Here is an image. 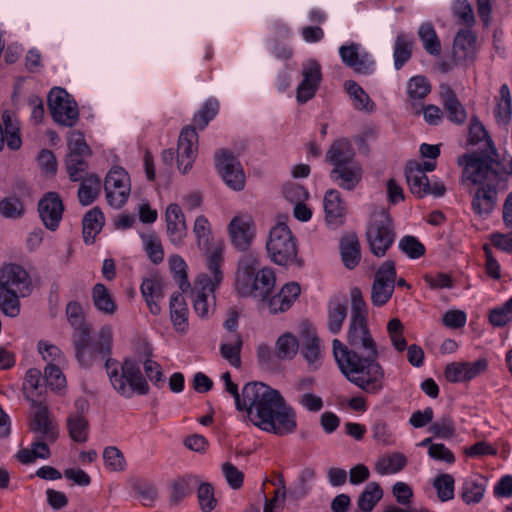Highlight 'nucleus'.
<instances>
[{
    "mask_svg": "<svg viewBox=\"0 0 512 512\" xmlns=\"http://www.w3.org/2000/svg\"><path fill=\"white\" fill-rule=\"evenodd\" d=\"M225 390L235 399L237 410L246 412V419L261 430L278 436L293 433L297 428L296 411L281 393L262 382H249L239 393L229 372L221 376Z\"/></svg>",
    "mask_w": 512,
    "mask_h": 512,
    "instance_id": "nucleus-1",
    "label": "nucleus"
},
{
    "mask_svg": "<svg viewBox=\"0 0 512 512\" xmlns=\"http://www.w3.org/2000/svg\"><path fill=\"white\" fill-rule=\"evenodd\" d=\"M333 355L348 381L368 394H378L385 386L384 368L372 353L360 356L355 350H349L340 340L332 342Z\"/></svg>",
    "mask_w": 512,
    "mask_h": 512,
    "instance_id": "nucleus-2",
    "label": "nucleus"
},
{
    "mask_svg": "<svg viewBox=\"0 0 512 512\" xmlns=\"http://www.w3.org/2000/svg\"><path fill=\"white\" fill-rule=\"evenodd\" d=\"M113 332L109 325L100 328L96 342L101 360H105V368L111 385L124 398H131L135 393L146 395L149 385L141 373L139 365L132 359H125L119 367L116 360L109 358L112 348Z\"/></svg>",
    "mask_w": 512,
    "mask_h": 512,
    "instance_id": "nucleus-3",
    "label": "nucleus"
},
{
    "mask_svg": "<svg viewBox=\"0 0 512 512\" xmlns=\"http://www.w3.org/2000/svg\"><path fill=\"white\" fill-rule=\"evenodd\" d=\"M275 283L276 277L273 269L262 267L258 254L249 252L240 258L235 282L240 295L264 300L273 290Z\"/></svg>",
    "mask_w": 512,
    "mask_h": 512,
    "instance_id": "nucleus-4",
    "label": "nucleus"
},
{
    "mask_svg": "<svg viewBox=\"0 0 512 512\" xmlns=\"http://www.w3.org/2000/svg\"><path fill=\"white\" fill-rule=\"evenodd\" d=\"M222 253L219 249L211 251L207 260L208 274H201L194 282L191 289V298L195 313L201 318H208L214 311V291L223 280L221 270Z\"/></svg>",
    "mask_w": 512,
    "mask_h": 512,
    "instance_id": "nucleus-5",
    "label": "nucleus"
},
{
    "mask_svg": "<svg viewBox=\"0 0 512 512\" xmlns=\"http://www.w3.org/2000/svg\"><path fill=\"white\" fill-rule=\"evenodd\" d=\"M266 250L271 261L277 265H303V261L297 256V239L285 223H278L271 228Z\"/></svg>",
    "mask_w": 512,
    "mask_h": 512,
    "instance_id": "nucleus-6",
    "label": "nucleus"
},
{
    "mask_svg": "<svg viewBox=\"0 0 512 512\" xmlns=\"http://www.w3.org/2000/svg\"><path fill=\"white\" fill-rule=\"evenodd\" d=\"M366 236L371 252L377 257L384 256L395 239L392 219L388 212L381 210L372 215Z\"/></svg>",
    "mask_w": 512,
    "mask_h": 512,
    "instance_id": "nucleus-7",
    "label": "nucleus"
},
{
    "mask_svg": "<svg viewBox=\"0 0 512 512\" xmlns=\"http://www.w3.org/2000/svg\"><path fill=\"white\" fill-rule=\"evenodd\" d=\"M48 107L53 120L63 126L73 127L79 119L76 102L62 88H53L48 94Z\"/></svg>",
    "mask_w": 512,
    "mask_h": 512,
    "instance_id": "nucleus-8",
    "label": "nucleus"
},
{
    "mask_svg": "<svg viewBox=\"0 0 512 512\" xmlns=\"http://www.w3.org/2000/svg\"><path fill=\"white\" fill-rule=\"evenodd\" d=\"M396 276L394 261L387 260L380 265L375 272L371 288V302L373 305L381 307L391 299L396 284Z\"/></svg>",
    "mask_w": 512,
    "mask_h": 512,
    "instance_id": "nucleus-9",
    "label": "nucleus"
},
{
    "mask_svg": "<svg viewBox=\"0 0 512 512\" xmlns=\"http://www.w3.org/2000/svg\"><path fill=\"white\" fill-rule=\"evenodd\" d=\"M104 189L108 204L120 208L127 202L131 191L128 173L121 167L112 168L106 175Z\"/></svg>",
    "mask_w": 512,
    "mask_h": 512,
    "instance_id": "nucleus-10",
    "label": "nucleus"
},
{
    "mask_svg": "<svg viewBox=\"0 0 512 512\" xmlns=\"http://www.w3.org/2000/svg\"><path fill=\"white\" fill-rule=\"evenodd\" d=\"M30 414V429L32 432L39 434L40 438L54 443L59 435L57 424L51 417L47 405L42 400H33Z\"/></svg>",
    "mask_w": 512,
    "mask_h": 512,
    "instance_id": "nucleus-11",
    "label": "nucleus"
},
{
    "mask_svg": "<svg viewBox=\"0 0 512 512\" xmlns=\"http://www.w3.org/2000/svg\"><path fill=\"white\" fill-rule=\"evenodd\" d=\"M457 163L463 168V180L470 181L473 184L482 183L484 180L492 181L497 178V171L491 164L475 154H463L458 157Z\"/></svg>",
    "mask_w": 512,
    "mask_h": 512,
    "instance_id": "nucleus-12",
    "label": "nucleus"
},
{
    "mask_svg": "<svg viewBox=\"0 0 512 512\" xmlns=\"http://www.w3.org/2000/svg\"><path fill=\"white\" fill-rule=\"evenodd\" d=\"M216 167L224 182L233 190H242L245 185V174L240 162L226 150H220L215 155Z\"/></svg>",
    "mask_w": 512,
    "mask_h": 512,
    "instance_id": "nucleus-13",
    "label": "nucleus"
},
{
    "mask_svg": "<svg viewBox=\"0 0 512 512\" xmlns=\"http://www.w3.org/2000/svg\"><path fill=\"white\" fill-rule=\"evenodd\" d=\"M228 233L230 241L236 249L240 251L248 250L256 235V225L253 217L249 214L234 216L228 224Z\"/></svg>",
    "mask_w": 512,
    "mask_h": 512,
    "instance_id": "nucleus-14",
    "label": "nucleus"
},
{
    "mask_svg": "<svg viewBox=\"0 0 512 512\" xmlns=\"http://www.w3.org/2000/svg\"><path fill=\"white\" fill-rule=\"evenodd\" d=\"M339 55L342 62L358 74L369 75L374 71L375 61L372 55L358 43L342 45Z\"/></svg>",
    "mask_w": 512,
    "mask_h": 512,
    "instance_id": "nucleus-15",
    "label": "nucleus"
},
{
    "mask_svg": "<svg viewBox=\"0 0 512 512\" xmlns=\"http://www.w3.org/2000/svg\"><path fill=\"white\" fill-rule=\"evenodd\" d=\"M198 151V135L195 127L186 126L182 129L177 148V163L178 168L186 173L191 167L196 158Z\"/></svg>",
    "mask_w": 512,
    "mask_h": 512,
    "instance_id": "nucleus-16",
    "label": "nucleus"
},
{
    "mask_svg": "<svg viewBox=\"0 0 512 512\" xmlns=\"http://www.w3.org/2000/svg\"><path fill=\"white\" fill-rule=\"evenodd\" d=\"M347 340L353 349L360 350L363 354L372 353L378 356L376 342L367 327V319L350 321Z\"/></svg>",
    "mask_w": 512,
    "mask_h": 512,
    "instance_id": "nucleus-17",
    "label": "nucleus"
},
{
    "mask_svg": "<svg viewBox=\"0 0 512 512\" xmlns=\"http://www.w3.org/2000/svg\"><path fill=\"white\" fill-rule=\"evenodd\" d=\"M0 288L18 293L25 297L30 293V281L27 272L19 265L10 264L0 271Z\"/></svg>",
    "mask_w": 512,
    "mask_h": 512,
    "instance_id": "nucleus-18",
    "label": "nucleus"
},
{
    "mask_svg": "<svg viewBox=\"0 0 512 512\" xmlns=\"http://www.w3.org/2000/svg\"><path fill=\"white\" fill-rule=\"evenodd\" d=\"M303 80L297 87V100L306 103L314 97L322 79L321 66L316 60H308L303 64Z\"/></svg>",
    "mask_w": 512,
    "mask_h": 512,
    "instance_id": "nucleus-19",
    "label": "nucleus"
},
{
    "mask_svg": "<svg viewBox=\"0 0 512 512\" xmlns=\"http://www.w3.org/2000/svg\"><path fill=\"white\" fill-rule=\"evenodd\" d=\"M64 206L58 194L47 193L38 204L40 218L46 228L55 231L62 219Z\"/></svg>",
    "mask_w": 512,
    "mask_h": 512,
    "instance_id": "nucleus-20",
    "label": "nucleus"
},
{
    "mask_svg": "<svg viewBox=\"0 0 512 512\" xmlns=\"http://www.w3.org/2000/svg\"><path fill=\"white\" fill-rule=\"evenodd\" d=\"M76 412L71 413L66 420V426L70 438L78 443L88 440L89 422L84 413L88 409V402L85 399L75 401Z\"/></svg>",
    "mask_w": 512,
    "mask_h": 512,
    "instance_id": "nucleus-21",
    "label": "nucleus"
},
{
    "mask_svg": "<svg viewBox=\"0 0 512 512\" xmlns=\"http://www.w3.org/2000/svg\"><path fill=\"white\" fill-rule=\"evenodd\" d=\"M477 52V37L470 29L459 30L453 43V60L464 64L474 60Z\"/></svg>",
    "mask_w": 512,
    "mask_h": 512,
    "instance_id": "nucleus-22",
    "label": "nucleus"
},
{
    "mask_svg": "<svg viewBox=\"0 0 512 512\" xmlns=\"http://www.w3.org/2000/svg\"><path fill=\"white\" fill-rule=\"evenodd\" d=\"M363 167L356 161L344 166L333 168L330 173V179L340 188L353 191L363 178Z\"/></svg>",
    "mask_w": 512,
    "mask_h": 512,
    "instance_id": "nucleus-23",
    "label": "nucleus"
},
{
    "mask_svg": "<svg viewBox=\"0 0 512 512\" xmlns=\"http://www.w3.org/2000/svg\"><path fill=\"white\" fill-rule=\"evenodd\" d=\"M167 235L175 246L182 245L187 235L185 216L178 204H170L165 212Z\"/></svg>",
    "mask_w": 512,
    "mask_h": 512,
    "instance_id": "nucleus-24",
    "label": "nucleus"
},
{
    "mask_svg": "<svg viewBox=\"0 0 512 512\" xmlns=\"http://www.w3.org/2000/svg\"><path fill=\"white\" fill-rule=\"evenodd\" d=\"M323 205L327 224L335 228L341 226L345 221L347 208L339 191L336 189L327 190L324 196Z\"/></svg>",
    "mask_w": 512,
    "mask_h": 512,
    "instance_id": "nucleus-25",
    "label": "nucleus"
},
{
    "mask_svg": "<svg viewBox=\"0 0 512 512\" xmlns=\"http://www.w3.org/2000/svg\"><path fill=\"white\" fill-rule=\"evenodd\" d=\"M439 95L448 119L453 123L463 124L467 119V112L453 89L448 84H441Z\"/></svg>",
    "mask_w": 512,
    "mask_h": 512,
    "instance_id": "nucleus-26",
    "label": "nucleus"
},
{
    "mask_svg": "<svg viewBox=\"0 0 512 512\" xmlns=\"http://www.w3.org/2000/svg\"><path fill=\"white\" fill-rule=\"evenodd\" d=\"M164 288L165 283L158 276L146 278L141 284L142 296L153 315H158L161 312L160 301L164 297Z\"/></svg>",
    "mask_w": 512,
    "mask_h": 512,
    "instance_id": "nucleus-27",
    "label": "nucleus"
},
{
    "mask_svg": "<svg viewBox=\"0 0 512 512\" xmlns=\"http://www.w3.org/2000/svg\"><path fill=\"white\" fill-rule=\"evenodd\" d=\"M325 160L333 165V168L356 162L355 151L351 142L346 138L333 141L326 152Z\"/></svg>",
    "mask_w": 512,
    "mask_h": 512,
    "instance_id": "nucleus-28",
    "label": "nucleus"
},
{
    "mask_svg": "<svg viewBox=\"0 0 512 512\" xmlns=\"http://www.w3.org/2000/svg\"><path fill=\"white\" fill-rule=\"evenodd\" d=\"M76 358L81 366L90 367L100 358L97 345L91 340V332L73 336Z\"/></svg>",
    "mask_w": 512,
    "mask_h": 512,
    "instance_id": "nucleus-29",
    "label": "nucleus"
},
{
    "mask_svg": "<svg viewBox=\"0 0 512 512\" xmlns=\"http://www.w3.org/2000/svg\"><path fill=\"white\" fill-rule=\"evenodd\" d=\"M497 202V189L491 184L477 188L472 199V209L479 216L489 215Z\"/></svg>",
    "mask_w": 512,
    "mask_h": 512,
    "instance_id": "nucleus-30",
    "label": "nucleus"
},
{
    "mask_svg": "<svg viewBox=\"0 0 512 512\" xmlns=\"http://www.w3.org/2000/svg\"><path fill=\"white\" fill-rule=\"evenodd\" d=\"M406 179L412 194L423 198L430 192V183L426 174L420 168V163L411 161L406 167Z\"/></svg>",
    "mask_w": 512,
    "mask_h": 512,
    "instance_id": "nucleus-31",
    "label": "nucleus"
},
{
    "mask_svg": "<svg viewBox=\"0 0 512 512\" xmlns=\"http://www.w3.org/2000/svg\"><path fill=\"white\" fill-rule=\"evenodd\" d=\"M301 289L298 283L291 282L285 284L281 290L269 300V310L276 314L287 311L293 302L300 295Z\"/></svg>",
    "mask_w": 512,
    "mask_h": 512,
    "instance_id": "nucleus-32",
    "label": "nucleus"
},
{
    "mask_svg": "<svg viewBox=\"0 0 512 512\" xmlns=\"http://www.w3.org/2000/svg\"><path fill=\"white\" fill-rule=\"evenodd\" d=\"M170 319L176 332L186 334L189 328V310L181 293H174L170 298Z\"/></svg>",
    "mask_w": 512,
    "mask_h": 512,
    "instance_id": "nucleus-33",
    "label": "nucleus"
},
{
    "mask_svg": "<svg viewBox=\"0 0 512 512\" xmlns=\"http://www.w3.org/2000/svg\"><path fill=\"white\" fill-rule=\"evenodd\" d=\"M91 298L96 310L103 315L113 316L118 310L114 295L102 283L93 286Z\"/></svg>",
    "mask_w": 512,
    "mask_h": 512,
    "instance_id": "nucleus-34",
    "label": "nucleus"
},
{
    "mask_svg": "<svg viewBox=\"0 0 512 512\" xmlns=\"http://www.w3.org/2000/svg\"><path fill=\"white\" fill-rule=\"evenodd\" d=\"M301 354L308 364L310 371H316L322 364L320 339L315 332L307 331L303 340Z\"/></svg>",
    "mask_w": 512,
    "mask_h": 512,
    "instance_id": "nucleus-35",
    "label": "nucleus"
},
{
    "mask_svg": "<svg viewBox=\"0 0 512 512\" xmlns=\"http://www.w3.org/2000/svg\"><path fill=\"white\" fill-rule=\"evenodd\" d=\"M340 252L346 268L353 269L359 264L361 259L360 243L355 233H350L342 237Z\"/></svg>",
    "mask_w": 512,
    "mask_h": 512,
    "instance_id": "nucleus-36",
    "label": "nucleus"
},
{
    "mask_svg": "<svg viewBox=\"0 0 512 512\" xmlns=\"http://www.w3.org/2000/svg\"><path fill=\"white\" fill-rule=\"evenodd\" d=\"M82 224L85 243H93L96 235L101 231L104 224V215L102 211L97 207L92 208L84 215Z\"/></svg>",
    "mask_w": 512,
    "mask_h": 512,
    "instance_id": "nucleus-37",
    "label": "nucleus"
},
{
    "mask_svg": "<svg viewBox=\"0 0 512 512\" xmlns=\"http://www.w3.org/2000/svg\"><path fill=\"white\" fill-rule=\"evenodd\" d=\"M78 189V199L83 206L92 204L100 195L101 180L96 174L87 175L81 179Z\"/></svg>",
    "mask_w": 512,
    "mask_h": 512,
    "instance_id": "nucleus-38",
    "label": "nucleus"
},
{
    "mask_svg": "<svg viewBox=\"0 0 512 512\" xmlns=\"http://www.w3.org/2000/svg\"><path fill=\"white\" fill-rule=\"evenodd\" d=\"M406 464V457L399 452H394L379 457L374 468L380 475H388L400 472Z\"/></svg>",
    "mask_w": 512,
    "mask_h": 512,
    "instance_id": "nucleus-39",
    "label": "nucleus"
},
{
    "mask_svg": "<svg viewBox=\"0 0 512 512\" xmlns=\"http://www.w3.org/2000/svg\"><path fill=\"white\" fill-rule=\"evenodd\" d=\"M328 321L327 327L332 334H338L341 329L344 320L347 316V304L345 301L338 299L331 300L328 303Z\"/></svg>",
    "mask_w": 512,
    "mask_h": 512,
    "instance_id": "nucleus-40",
    "label": "nucleus"
},
{
    "mask_svg": "<svg viewBox=\"0 0 512 512\" xmlns=\"http://www.w3.org/2000/svg\"><path fill=\"white\" fill-rule=\"evenodd\" d=\"M47 441L41 439L39 437L38 440H35L31 444V448H24L17 452L16 458L22 464H30L33 463L36 459H47L50 457V449Z\"/></svg>",
    "mask_w": 512,
    "mask_h": 512,
    "instance_id": "nucleus-41",
    "label": "nucleus"
},
{
    "mask_svg": "<svg viewBox=\"0 0 512 512\" xmlns=\"http://www.w3.org/2000/svg\"><path fill=\"white\" fill-rule=\"evenodd\" d=\"M299 350V341L290 332L282 334L275 343V354L280 360H292Z\"/></svg>",
    "mask_w": 512,
    "mask_h": 512,
    "instance_id": "nucleus-42",
    "label": "nucleus"
},
{
    "mask_svg": "<svg viewBox=\"0 0 512 512\" xmlns=\"http://www.w3.org/2000/svg\"><path fill=\"white\" fill-rule=\"evenodd\" d=\"M66 315L69 323L74 328V335L78 336L83 332H92V327L85 321L82 306L75 301L69 302L66 307Z\"/></svg>",
    "mask_w": 512,
    "mask_h": 512,
    "instance_id": "nucleus-43",
    "label": "nucleus"
},
{
    "mask_svg": "<svg viewBox=\"0 0 512 512\" xmlns=\"http://www.w3.org/2000/svg\"><path fill=\"white\" fill-rule=\"evenodd\" d=\"M382 497L383 490L381 486L376 482H370L358 497V508L363 512H370Z\"/></svg>",
    "mask_w": 512,
    "mask_h": 512,
    "instance_id": "nucleus-44",
    "label": "nucleus"
},
{
    "mask_svg": "<svg viewBox=\"0 0 512 512\" xmlns=\"http://www.w3.org/2000/svg\"><path fill=\"white\" fill-rule=\"evenodd\" d=\"M413 49L412 39L403 33L396 36L394 44V65L397 70L401 69L403 65L411 58Z\"/></svg>",
    "mask_w": 512,
    "mask_h": 512,
    "instance_id": "nucleus-45",
    "label": "nucleus"
},
{
    "mask_svg": "<svg viewBox=\"0 0 512 512\" xmlns=\"http://www.w3.org/2000/svg\"><path fill=\"white\" fill-rule=\"evenodd\" d=\"M193 233L197 239V245L199 249L209 252L211 251L212 244V236H211V227L207 218L203 215H200L196 218Z\"/></svg>",
    "mask_w": 512,
    "mask_h": 512,
    "instance_id": "nucleus-46",
    "label": "nucleus"
},
{
    "mask_svg": "<svg viewBox=\"0 0 512 512\" xmlns=\"http://www.w3.org/2000/svg\"><path fill=\"white\" fill-rule=\"evenodd\" d=\"M419 38L424 49L431 55H438L441 51V43L431 23H423L418 30Z\"/></svg>",
    "mask_w": 512,
    "mask_h": 512,
    "instance_id": "nucleus-47",
    "label": "nucleus"
},
{
    "mask_svg": "<svg viewBox=\"0 0 512 512\" xmlns=\"http://www.w3.org/2000/svg\"><path fill=\"white\" fill-rule=\"evenodd\" d=\"M485 481L468 479L462 485L461 498L466 504L479 503L485 493Z\"/></svg>",
    "mask_w": 512,
    "mask_h": 512,
    "instance_id": "nucleus-48",
    "label": "nucleus"
},
{
    "mask_svg": "<svg viewBox=\"0 0 512 512\" xmlns=\"http://www.w3.org/2000/svg\"><path fill=\"white\" fill-rule=\"evenodd\" d=\"M371 431L374 441L379 445L392 446L396 443L395 434L389 424L383 419L375 420Z\"/></svg>",
    "mask_w": 512,
    "mask_h": 512,
    "instance_id": "nucleus-49",
    "label": "nucleus"
},
{
    "mask_svg": "<svg viewBox=\"0 0 512 512\" xmlns=\"http://www.w3.org/2000/svg\"><path fill=\"white\" fill-rule=\"evenodd\" d=\"M243 340L240 334H236L231 342L223 343L220 346V352L232 366L239 368L241 366V349Z\"/></svg>",
    "mask_w": 512,
    "mask_h": 512,
    "instance_id": "nucleus-50",
    "label": "nucleus"
},
{
    "mask_svg": "<svg viewBox=\"0 0 512 512\" xmlns=\"http://www.w3.org/2000/svg\"><path fill=\"white\" fill-rule=\"evenodd\" d=\"M348 94L353 99V105L356 109L373 110L374 103L371 101L368 94L354 81H347L345 83Z\"/></svg>",
    "mask_w": 512,
    "mask_h": 512,
    "instance_id": "nucleus-51",
    "label": "nucleus"
},
{
    "mask_svg": "<svg viewBox=\"0 0 512 512\" xmlns=\"http://www.w3.org/2000/svg\"><path fill=\"white\" fill-rule=\"evenodd\" d=\"M500 100L497 102L495 117L498 122L507 124L511 118V95L509 87L503 84L499 90Z\"/></svg>",
    "mask_w": 512,
    "mask_h": 512,
    "instance_id": "nucleus-52",
    "label": "nucleus"
},
{
    "mask_svg": "<svg viewBox=\"0 0 512 512\" xmlns=\"http://www.w3.org/2000/svg\"><path fill=\"white\" fill-rule=\"evenodd\" d=\"M144 250L154 264H159L164 259V250L159 237L154 233L142 235Z\"/></svg>",
    "mask_w": 512,
    "mask_h": 512,
    "instance_id": "nucleus-53",
    "label": "nucleus"
},
{
    "mask_svg": "<svg viewBox=\"0 0 512 512\" xmlns=\"http://www.w3.org/2000/svg\"><path fill=\"white\" fill-rule=\"evenodd\" d=\"M198 484L194 476H186L175 480L171 487V499L178 503L186 496L191 494L193 488Z\"/></svg>",
    "mask_w": 512,
    "mask_h": 512,
    "instance_id": "nucleus-54",
    "label": "nucleus"
},
{
    "mask_svg": "<svg viewBox=\"0 0 512 512\" xmlns=\"http://www.w3.org/2000/svg\"><path fill=\"white\" fill-rule=\"evenodd\" d=\"M42 380L41 371L37 368H30L26 371L23 381V392L28 401L32 403L36 399L37 390Z\"/></svg>",
    "mask_w": 512,
    "mask_h": 512,
    "instance_id": "nucleus-55",
    "label": "nucleus"
},
{
    "mask_svg": "<svg viewBox=\"0 0 512 512\" xmlns=\"http://www.w3.org/2000/svg\"><path fill=\"white\" fill-rule=\"evenodd\" d=\"M85 157L77 155H67L66 157V169L69 178L74 182L80 181L88 175L86 173L88 164L85 161Z\"/></svg>",
    "mask_w": 512,
    "mask_h": 512,
    "instance_id": "nucleus-56",
    "label": "nucleus"
},
{
    "mask_svg": "<svg viewBox=\"0 0 512 512\" xmlns=\"http://www.w3.org/2000/svg\"><path fill=\"white\" fill-rule=\"evenodd\" d=\"M219 103L216 100H208L202 109L193 118V127L204 129L208 123L217 115Z\"/></svg>",
    "mask_w": 512,
    "mask_h": 512,
    "instance_id": "nucleus-57",
    "label": "nucleus"
},
{
    "mask_svg": "<svg viewBox=\"0 0 512 512\" xmlns=\"http://www.w3.org/2000/svg\"><path fill=\"white\" fill-rule=\"evenodd\" d=\"M20 294L0 288V309L10 317H16L20 312Z\"/></svg>",
    "mask_w": 512,
    "mask_h": 512,
    "instance_id": "nucleus-58",
    "label": "nucleus"
},
{
    "mask_svg": "<svg viewBox=\"0 0 512 512\" xmlns=\"http://www.w3.org/2000/svg\"><path fill=\"white\" fill-rule=\"evenodd\" d=\"M399 249L411 259H418L426 252L425 246L411 235H406L399 240Z\"/></svg>",
    "mask_w": 512,
    "mask_h": 512,
    "instance_id": "nucleus-59",
    "label": "nucleus"
},
{
    "mask_svg": "<svg viewBox=\"0 0 512 512\" xmlns=\"http://www.w3.org/2000/svg\"><path fill=\"white\" fill-rule=\"evenodd\" d=\"M454 478L450 474H441L433 482L437 490V496L442 501L451 500L454 497Z\"/></svg>",
    "mask_w": 512,
    "mask_h": 512,
    "instance_id": "nucleus-60",
    "label": "nucleus"
},
{
    "mask_svg": "<svg viewBox=\"0 0 512 512\" xmlns=\"http://www.w3.org/2000/svg\"><path fill=\"white\" fill-rule=\"evenodd\" d=\"M489 321L495 327H502L512 321V297L502 306L494 308L489 313Z\"/></svg>",
    "mask_w": 512,
    "mask_h": 512,
    "instance_id": "nucleus-61",
    "label": "nucleus"
},
{
    "mask_svg": "<svg viewBox=\"0 0 512 512\" xmlns=\"http://www.w3.org/2000/svg\"><path fill=\"white\" fill-rule=\"evenodd\" d=\"M0 214L9 219H18L24 214V206L19 198L10 196L0 201Z\"/></svg>",
    "mask_w": 512,
    "mask_h": 512,
    "instance_id": "nucleus-62",
    "label": "nucleus"
},
{
    "mask_svg": "<svg viewBox=\"0 0 512 512\" xmlns=\"http://www.w3.org/2000/svg\"><path fill=\"white\" fill-rule=\"evenodd\" d=\"M407 89L410 98L423 99L430 93L431 86L424 76H415L409 80Z\"/></svg>",
    "mask_w": 512,
    "mask_h": 512,
    "instance_id": "nucleus-63",
    "label": "nucleus"
},
{
    "mask_svg": "<svg viewBox=\"0 0 512 512\" xmlns=\"http://www.w3.org/2000/svg\"><path fill=\"white\" fill-rule=\"evenodd\" d=\"M453 14L460 25L472 27L475 24L472 6L466 0H458L455 3Z\"/></svg>",
    "mask_w": 512,
    "mask_h": 512,
    "instance_id": "nucleus-64",
    "label": "nucleus"
}]
</instances>
